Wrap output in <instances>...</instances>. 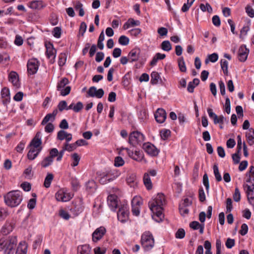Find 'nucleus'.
<instances>
[{"label":"nucleus","mask_w":254,"mask_h":254,"mask_svg":"<svg viewBox=\"0 0 254 254\" xmlns=\"http://www.w3.org/2000/svg\"><path fill=\"white\" fill-rule=\"evenodd\" d=\"M66 60V55L64 53H61L59 56L58 64L59 66H63L65 64Z\"/></svg>","instance_id":"nucleus-45"},{"label":"nucleus","mask_w":254,"mask_h":254,"mask_svg":"<svg viewBox=\"0 0 254 254\" xmlns=\"http://www.w3.org/2000/svg\"><path fill=\"white\" fill-rule=\"evenodd\" d=\"M185 231L184 229L180 228L176 233V238L177 239H183L185 236Z\"/></svg>","instance_id":"nucleus-53"},{"label":"nucleus","mask_w":254,"mask_h":254,"mask_svg":"<svg viewBox=\"0 0 254 254\" xmlns=\"http://www.w3.org/2000/svg\"><path fill=\"white\" fill-rule=\"evenodd\" d=\"M119 43L122 45H127L129 43V39L126 36L122 35L119 39Z\"/></svg>","instance_id":"nucleus-50"},{"label":"nucleus","mask_w":254,"mask_h":254,"mask_svg":"<svg viewBox=\"0 0 254 254\" xmlns=\"http://www.w3.org/2000/svg\"><path fill=\"white\" fill-rule=\"evenodd\" d=\"M233 198L236 202L239 201L241 199V193L238 188H235V193L233 195Z\"/></svg>","instance_id":"nucleus-61"},{"label":"nucleus","mask_w":254,"mask_h":254,"mask_svg":"<svg viewBox=\"0 0 254 254\" xmlns=\"http://www.w3.org/2000/svg\"><path fill=\"white\" fill-rule=\"evenodd\" d=\"M199 7L203 12L207 11L209 13L212 12V8L208 3H206L205 4L201 3Z\"/></svg>","instance_id":"nucleus-38"},{"label":"nucleus","mask_w":254,"mask_h":254,"mask_svg":"<svg viewBox=\"0 0 254 254\" xmlns=\"http://www.w3.org/2000/svg\"><path fill=\"white\" fill-rule=\"evenodd\" d=\"M87 93L90 97L101 98L104 94V91L102 88L97 89L96 87L92 86L89 88Z\"/></svg>","instance_id":"nucleus-15"},{"label":"nucleus","mask_w":254,"mask_h":254,"mask_svg":"<svg viewBox=\"0 0 254 254\" xmlns=\"http://www.w3.org/2000/svg\"><path fill=\"white\" fill-rule=\"evenodd\" d=\"M9 90L7 88L4 87L1 91V96L2 98L3 99V101L9 102Z\"/></svg>","instance_id":"nucleus-30"},{"label":"nucleus","mask_w":254,"mask_h":254,"mask_svg":"<svg viewBox=\"0 0 254 254\" xmlns=\"http://www.w3.org/2000/svg\"><path fill=\"white\" fill-rule=\"evenodd\" d=\"M41 148L39 149L30 148V150L27 154V157L29 160H33L36 158L39 153L41 152Z\"/></svg>","instance_id":"nucleus-25"},{"label":"nucleus","mask_w":254,"mask_h":254,"mask_svg":"<svg viewBox=\"0 0 254 254\" xmlns=\"http://www.w3.org/2000/svg\"><path fill=\"white\" fill-rule=\"evenodd\" d=\"M140 24V22L139 20H135L132 18H129L127 21L124 24L123 29L125 30L131 27L139 26Z\"/></svg>","instance_id":"nucleus-22"},{"label":"nucleus","mask_w":254,"mask_h":254,"mask_svg":"<svg viewBox=\"0 0 254 254\" xmlns=\"http://www.w3.org/2000/svg\"><path fill=\"white\" fill-rule=\"evenodd\" d=\"M9 81L11 82L12 84L16 86H19L18 76L17 73L15 71H11L8 76Z\"/></svg>","instance_id":"nucleus-23"},{"label":"nucleus","mask_w":254,"mask_h":254,"mask_svg":"<svg viewBox=\"0 0 254 254\" xmlns=\"http://www.w3.org/2000/svg\"><path fill=\"white\" fill-rule=\"evenodd\" d=\"M154 116L156 122L161 124L165 122L166 119L167 114L164 109L159 108L155 112Z\"/></svg>","instance_id":"nucleus-16"},{"label":"nucleus","mask_w":254,"mask_h":254,"mask_svg":"<svg viewBox=\"0 0 254 254\" xmlns=\"http://www.w3.org/2000/svg\"><path fill=\"white\" fill-rule=\"evenodd\" d=\"M249 53V50L246 48V46H241L238 51V59L239 61L242 62L246 61Z\"/></svg>","instance_id":"nucleus-18"},{"label":"nucleus","mask_w":254,"mask_h":254,"mask_svg":"<svg viewBox=\"0 0 254 254\" xmlns=\"http://www.w3.org/2000/svg\"><path fill=\"white\" fill-rule=\"evenodd\" d=\"M17 244L16 236H11L0 239V252L3 254H13L12 251Z\"/></svg>","instance_id":"nucleus-2"},{"label":"nucleus","mask_w":254,"mask_h":254,"mask_svg":"<svg viewBox=\"0 0 254 254\" xmlns=\"http://www.w3.org/2000/svg\"><path fill=\"white\" fill-rule=\"evenodd\" d=\"M114 174H112L111 172H108L107 173H103L102 174L100 175V177L99 179V182L101 184H105L108 182L114 180L119 176L118 174H117L116 175H114L113 176H112Z\"/></svg>","instance_id":"nucleus-12"},{"label":"nucleus","mask_w":254,"mask_h":254,"mask_svg":"<svg viewBox=\"0 0 254 254\" xmlns=\"http://www.w3.org/2000/svg\"><path fill=\"white\" fill-rule=\"evenodd\" d=\"M67 132L64 130H61L58 132L57 138L60 140L65 139L67 137Z\"/></svg>","instance_id":"nucleus-52"},{"label":"nucleus","mask_w":254,"mask_h":254,"mask_svg":"<svg viewBox=\"0 0 254 254\" xmlns=\"http://www.w3.org/2000/svg\"><path fill=\"white\" fill-rule=\"evenodd\" d=\"M54 176L52 174L48 173L44 181V185L46 188H48L50 187L51 182L53 180Z\"/></svg>","instance_id":"nucleus-32"},{"label":"nucleus","mask_w":254,"mask_h":254,"mask_svg":"<svg viewBox=\"0 0 254 254\" xmlns=\"http://www.w3.org/2000/svg\"><path fill=\"white\" fill-rule=\"evenodd\" d=\"M27 66L28 72L30 74H34L38 70L39 67L38 62L36 59H31L28 61Z\"/></svg>","instance_id":"nucleus-11"},{"label":"nucleus","mask_w":254,"mask_h":254,"mask_svg":"<svg viewBox=\"0 0 254 254\" xmlns=\"http://www.w3.org/2000/svg\"><path fill=\"white\" fill-rule=\"evenodd\" d=\"M203 184L205 187L207 192H208L209 188V183L208 180V177L207 174H205L203 176Z\"/></svg>","instance_id":"nucleus-57"},{"label":"nucleus","mask_w":254,"mask_h":254,"mask_svg":"<svg viewBox=\"0 0 254 254\" xmlns=\"http://www.w3.org/2000/svg\"><path fill=\"white\" fill-rule=\"evenodd\" d=\"M53 162V159L51 158V157H49V156L46 157L42 162L41 165L44 168H46L51 165L52 162Z\"/></svg>","instance_id":"nucleus-41"},{"label":"nucleus","mask_w":254,"mask_h":254,"mask_svg":"<svg viewBox=\"0 0 254 254\" xmlns=\"http://www.w3.org/2000/svg\"><path fill=\"white\" fill-rule=\"evenodd\" d=\"M190 227L193 230H199L200 234L203 233L204 225L200 224L198 222L194 221L190 223Z\"/></svg>","instance_id":"nucleus-24"},{"label":"nucleus","mask_w":254,"mask_h":254,"mask_svg":"<svg viewBox=\"0 0 254 254\" xmlns=\"http://www.w3.org/2000/svg\"><path fill=\"white\" fill-rule=\"evenodd\" d=\"M144 184L148 190L152 188V185L150 176L148 173H145L143 177Z\"/></svg>","instance_id":"nucleus-29"},{"label":"nucleus","mask_w":254,"mask_h":254,"mask_svg":"<svg viewBox=\"0 0 254 254\" xmlns=\"http://www.w3.org/2000/svg\"><path fill=\"white\" fill-rule=\"evenodd\" d=\"M221 67L223 71L224 74L225 75H228V62L224 59H222L221 60Z\"/></svg>","instance_id":"nucleus-40"},{"label":"nucleus","mask_w":254,"mask_h":254,"mask_svg":"<svg viewBox=\"0 0 254 254\" xmlns=\"http://www.w3.org/2000/svg\"><path fill=\"white\" fill-rule=\"evenodd\" d=\"M160 79V76L158 72L153 71L151 74V83L152 84H156L158 83L159 80Z\"/></svg>","instance_id":"nucleus-31"},{"label":"nucleus","mask_w":254,"mask_h":254,"mask_svg":"<svg viewBox=\"0 0 254 254\" xmlns=\"http://www.w3.org/2000/svg\"><path fill=\"white\" fill-rule=\"evenodd\" d=\"M79 145V140H77L74 143L68 144L65 143L64 144V150L68 152H71L75 150L76 147Z\"/></svg>","instance_id":"nucleus-28"},{"label":"nucleus","mask_w":254,"mask_h":254,"mask_svg":"<svg viewBox=\"0 0 254 254\" xmlns=\"http://www.w3.org/2000/svg\"><path fill=\"white\" fill-rule=\"evenodd\" d=\"M249 173L251 175H249V178L246 182L251 183L252 186L245 184L243 185V187L247 193L248 199L252 204V201L254 200V166L250 167Z\"/></svg>","instance_id":"nucleus-4"},{"label":"nucleus","mask_w":254,"mask_h":254,"mask_svg":"<svg viewBox=\"0 0 254 254\" xmlns=\"http://www.w3.org/2000/svg\"><path fill=\"white\" fill-rule=\"evenodd\" d=\"M4 197L5 203L11 207L19 205L23 199L22 193L19 190L9 191Z\"/></svg>","instance_id":"nucleus-3"},{"label":"nucleus","mask_w":254,"mask_h":254,"mask_svg":"<svg viewBox=\"0 0 254 254\" xmlns=\"http://www.w3.org/2000/svg\"><path fill=\"white\" fill-rule=\"evenodd\" d=\"M165 203V196L162 193H158L154 198L148 203L149 208L154 214L153 217L158 218V219L155 218V220L157 222L162 221V219L164 218L162 211Z\"/></svg>","instance_id":"nucleus-1"},{"label":"nucleus","mask_w":254,"mask_h":254,"mask_svg":"<svg viewBox=\"0 0 254 254\" xmlns=\"http://www.w3.org/2000/svg\"><path fill=\"white\" fill-rule=\"evenodd\" d=\"M144 140V136L142 133L138 131H134L129 134L128 142L135 146L137 144H140Z\"/></svg>","instance_id":"nucleus-6"},{"label":"nucleus","mask_w":254,"mask_h":254,"mask_svg":"<svg viewBox=\"0 0 254 254\" xmlns=\"http://www.w3.org/2000/svg\"><path fill=\"white\" fill-rule=\"evenodd\" d=\"M194 0H187V3H184L182 7V11L184 12L188 11Z\"/></svg>","instance_id":"nucleus-43"},{"label":"nucleus","mask_w":254,"mask_h":254,"mask_svg":"<svg viewBox=\"0 0 254 254\" xmlns=\"http://www.w3.org/2000/svg\"><path fill=\"white\" fill-rule=\"evenodd\" d=\"M9 60V56L5 53L0 55V63L5 64Z\"/></svg>","instance_id":"nucleus-60"},{"label":"nucleus","mask_w":254,"mask_h":254,"mask_svg":"<svg viewBox=\"0 0 254 254\" xmlns=\"http://www.w3.org/2000/svg\"><path fill=\"white\" fill-rule=\"evenodd\" d=\"M142 199L140 196H134L131 201V206L140 207L142 204Z\"/></svg>","instance_id":"nucleus-36"},{"label":"nucleus","mask_w":254,"mask_h":254,"mask_svg":"<svg viewBox=\"0 0 254 254\" xmlns=\"http://www.w3.org/2000/svg\"><path fill=\"white\" fill-rule=\"evenodd\" d=\"M170 131L168 129H163L160 131V135L161 138L163 140H166L170 134Z\"/></svg>","instance_id":"nucleus-58"},{"label":"nucleus","mask_w":254,"mask_h":254,"mask_svg":"<svg viewBox=\"0 0 254 254\" xmlns=\"http://www.w3.org/2000/svg\"><path fill=\"white\" fill-rule=\"evenodd\" d=\"M69 109H73V111L75 112H79V102H78L76 105H74L73 103L71 104L68 107H67L66 108V110Z\"/></svg>","instance_id":"nucleus-54"},{"label":"nucleus","mask_w":254,"mask_h":254,"mask_svg":"<svg viewBox=\"0 0 254 254\" xmlns=\"http://www.w3.org/2000/svg\"><path fill=\"white\" fill-rule=\"evenodd\" d=\"M68 83V80L66 78H63L59 83L57 86L58 91L65 88Z\"/></svg>","instance_id":"nucleus-39"},{"label":"nucleus","mask_w":254,"mask_h":254,"mask_svg":"<svg viewBox=\"0 0 254 254\" xmlns=\"http://www.w3.org/2000/svg\"><path fill=\"white\" fill-rule=\"evenodd\" d=\"M246 136L249 144L251 146L253 145L254 144V129L250 128L249 131L246 132Z\"/></svg>","instance_id":"nucleus-27"},{"label":"nucleus","mask_w":254,"mask_h":254,"mask_svg":"<svg viewBox=\"0 0 254 254\" xmlns=\"http://www.w3.org/2000/svg\"><path fill=\"white\" fill-rule=\"evenodd\" d=\"M178 62L180 71L182 72H186L187 70V68L184 58L183 57L179 58L178 60Z\"/></svg>","instance_id":"nucleus-35"},{"label":"nucleus","mask_w":254,"mask_h":254,"mask_svg":"<svg viewBox=\"0 0 254 254\" xmlns=\"http://www.w3.org/2000/svg\"><path fill=\"white\" fill-rule=\"evenodd\" d=\"M107 202L111 210L115 211L118 206V197L115 194H111L107 198Z\"/></svg>","instance_id":"nucleus-19"},{"label":"nucleus","mask_w":254,"mask_h":254,"mask_svg":"<svg viewBox=\"0 0 254 254\" xmlns=\"http://www.w3.org/2000/svg\"><path fill=\"white\" fill-rule=\"evenodd\" d=\"M46 55L47 57L50 59L52 64L55 62L56 55V50L54 48L53 44L51 43L46 44Z\"/></svg>","instance_id":"nucleus-10"},{"label":"nucleus","mask_w":254,"mask_h":254,"mask_svg":"<svg viewBox=\"0 0 254 254\" xmlns=\"http://www.w3.org/2000/svg\"><path fill=\"white\" fill-rule=\"evenodd\" d=\"M218 59V55L216 53H213L208 56V59L205 61L206 64H208L209 61L212 63L216 62Z\"/></svg>","instance_id":"nucleus-37"},{"label":"nucleus","mask_w":254,"mask_h":254,"mask_svg":"<svg viewBox=\"0 0 254 254\" xmlns=\"http://www.w3.org/2000/svg\"><path fill=\"white\" fill-rule=\"evenodd\" d=\"M128 207L127 205L124 204L119 207L117 216L120 221L122 223L126 222L128 219Z\"/></svg>","instance_id":"nucleus-8"},{"label":"nucleus","mask_w":254,"mask_h":254,"mask_svg":"<svg viewBox=\"0 0 254 254\" xmlns=\"http://www.w3.org/2000/svg\"><path fill=\"white\" fill-rule=\"evenodd\" d=\"M42 141L41 139V133L40 132H38L35 136L32 139L30 144L29 145V147L30 148H35L39 149L40 148L42 149L41 146Z\"/></svg>","instance_id":"nucleus-14"},{"label":"nucleus","mask_w":254,"mask_h":254,"mask_svg":"<svg viewBox=\"0 0 254 254\" xmlns=\"http://www.w3.org/2000/svg\"><path fill=\"white\" fill-rule=\"evenodd\" d=\"M95 254H104L106 253V249L103 247H96L94 249Z\"/></svg>","instance_id":"nucleus-64"},{"label":"nucleus","mask_w":254,"mask_h":254,"mask_svg":"<svg viewBox=\"0 0 254 254\" xmlns=\"http://www.w3.org/2000/svg\"><path fill=\"white\" fill-rule=\"evenodd\" d=\"M55 118L52 116V114H47L43 119L42 121L41 124L42 125H45L47 124L49 122H53L55 121Z\"/></svg>","instance_id":"nucleus-42"},{"label":"nucleus","mask_w":254,"mask_h":254,"mask_svg":"<svg viewBox=\"0 0 254 254\" xmlns=\"http://www.w3.org/2000/svg\"><path fill=\"white\" fill-rule=\"evenodd\" d=\"M59 215L61 217L65 220H68L70 218V215L68 213L63 209H61L59 211Z\"/></svg>","instance_id":"nucleus-59"},{"label":"nucleus","mask_w":254,"mask_h":254,"mask_svg":"<svg viewBox=\"0 0 254 254\" xmlns=\"http://www.w3.org/2000/svg\"><path fill=\"white\" fill-rule=\"evenodd\" d=\"M8 215L6 208H0V221L4 219Z\"/></svg>","instance_id":"nucleus-47"},{"label":"nucleus","mask_w":254,"mask_h":254,"mask_svg":"<svg viewBox=\"0 0 254 254\" xmlns=\"http://www.w3.org/2000/svg\"><path fill=\"white\" fill-rule=\"evenodd\" d=\"M72 162L71 163V166L72 167H74L77 166L79 164V156L77 153H74L71 156Z\"/></svg>","instance_id":"nucleus-34"},{"label":"nucleus","mask_w":254,"mask_h":254,"mask_svg":"<svg viewBox=\"0 0 254 254\" xmlns=\"http://www.w3.org/2000/svg\"><path fill=\"white\" fill-rule=\"evenodd\" d=\"M96 183L93 180L89 181L85 184L86 190L89 193L94 192L96 189Z\"/></svg>","instance_id":"nucleus-26"},{"label":"nucleus","mask_w":254,"mask_h":254,"mask_svg":"<svg viewBox=\"0 0 254 254\" xmlns=\"http://www.w3.org/2000/svg\"><path fill=\"white\" fill-rule=\"evenodd\" d=\"M141 244L145 251H149L154 246V239L153 235L149 232L144 233L141 238Z\"/></svg>","instance_id":"nucleus-5"},{"label":"nucleus","mask_w":254,"mask_h":254,"mask_svg":"<svg viewBox=\"0 0 254 254\" xmlns=\"http://www.w3.org/2000/svg\"><path fill=\"white\" fill-rule=\"evenodd\" d=\"M226 121V118H224L223 116L220 115L217 116L216 119L213 120L214 124H223L224 122Z\"/></svg>","instance_id":"nucleus-56"},{"label":"nucleus","mask_w":254,"mask_h":254,"mask_svg":"<svg viewBox=\"0 0 254 254\" xmlns=\"http://www.w3.org/2000/svg\"><path fill=\"white\" fill-rule=\"evenodd\" d=\"M245 9L248 15L251 18H253L254 17V9L252 7L251 5H248Z\"/></svg>","instance_id":"nucleus-55"},{"label":"nucleus","mask_w":254,"mask_h":254,"mask_svg":"<svg viewBox=\"0 0 254 254\" xmlns=\"http://www.w3.org/2000/svg\"><path fill=\"white\" fill-rule=\"evenodd\" d=\"M70 87L67 86L65 88L62 89V90H59V91H60L61 95L65 96L70 93Z\"/></svg>","instance_id":"nucleus-63"},{"label":"nucleus","mask_w":254,"mask_h":254,"mask_svg":"<svg viewBox=\"0 0 254 254\" xmlns=\"http://www.w3.org/2000/svg\"><path fill=\"white\" fill-rule=\"evenodd\" d=\"M125 164L124 159L120 156H117L115 158L114 165L116 167L122 166Z\"/></svg>","instance_id":"nucleus-48"},{"label":"nucleus","mask_w":254,"mask_h":254,"mask_svg":"<svg viewBox=\"0 0 254 254\" xmlns=\"http://www.w3.org/2000/svg\"><path fill=\"white\" fill-rule=\"evenodd\" d=\"M80 254H90V248L88 245L82 246L80 250Z\"/></svg>","instance_id":"nucleus-51"},{"label":"nucleus","mask_w":254,"mask_h":254,"mask_svg":"<svg viewBox=\"0 0 254 254\" xmlns=\"http://www.w3.org/2000/svg\"><path fill=\"white\" fill-rule=\"evenodd\" d=\"M143 148L147 153L152 156H156L158 154L159 150L154 145L149 142L144 143Z\"/></svg>","instance_id":"nucleus-13"},{"label":"nucleus","mask_w":254,"mask_h":254,"mask_svg":"<svg viewBox=\"0 0 254 254\" xmlns=\"http://www.w3.org/2000/svg\"><path fill=\"white\" fill-rule=\"evenodd\" d=\"M15 226V220L13 219H8L1 227L0 233L3 235H7L10 233Z\"/></svg>","instance_id":"nucleus-7"},{"label":"nucleus","mask_w":254,"mask_h":254,"mask_svg":"<svg viewBox=\"0 0 254 254\" xmlns=\"http://www.w3.org/2000/svg\"><path fill=\"white\" fill-rule=\"evenodd\" d=\"M71 183L73 189L75 190H77L78 189L79 182L78 179L74 177L71 178Z\"/></svg>","instance_id":"nucleus-49"},{"label":"nucleus","mask_w":254,"mask_h":254,"mask_svg":"<svg viewBox=\"0 0 254 254\" xmlns=\"http://www.w3.org/2000/svg\"><path fill=\"white\" fill-rule=\"evenodd\" d=\"M161 49L166 52H169L172 49V46L170 42L168 41H164L161 44Z\"/></svg>","instance_id":"nucleus-33"},{"label":"nucleus","mask_w":254,"mask_h":254,"mask_svg":"<svg viewBox=\"0 0 254 254\" xmlns=\"http://www.w3.org/2000/svg\"><path fill=\"white\" fill-rule=\"evenodd\" d=\"M28 245L25 241L20 242L16 249L15 254H27Z\"/></svg>","instance_id":"nucleus-21"},{"label":"nucleus","mask_w":254,"mask_h":254,"mask_svg":"<svg viewBox=\"0 0 254 254\" xmlns=\"http://www.w3.org/2000/svg\"><path fill=\"white\" fill-rule=\"evenodd\" d=\"M106 232L104 227H100L96 229L92 234V240L96 242L100 240L105 235Z\"/></svg>","instance_id":"nucleus-17"},{"label":"nucleus","mask_w":254,"mask_h":254,"mask_svg":"<svg viewBox=\"0 0 254 254\" xmlns=\"http://www.w3.org/2000/svg\"><path fill=\"white\" fill-rule=\"evenodd\" d=\"M142 158L143 154L142 152L140 151H135L132 159L137 161H140Z\"/></svg>","instance_id":"nucleus-46"},{"label":"nucleus","mask_w":254,"mask_h":254,"mask_svg":"<svg viewBox=\"0 0 254 254\" xmlns=\"http://www.w3.org/2000/svg\"><path fill=\"white\" fill-rule=\"evenodd\" d=\"M43 2L41 0H33L30 3V7L32 9H37L42 6Z\"/></svg>","instance_id":"nucleus-44"},{"label":"nucleus","mask_w":254,"mask_h":254,"mask_svg":"<svg viewBox=\"0 0 254 254\" xmlns=\"http://www.w3.org/2000/svg\"><path fill=\"white\" fill-rule=\"evenodd\" d=\"M55 197L58 201L66 202L72 198V195L64 189H61L56 192Z\"/></svg>","instance_id":"nucleus-9"},{"label":"nucleus","mask_w":254,"mask_h":254,"mask_svg":"<svg viewBox=\"0 0 254 254\" xmlns=\"http://www.w3.org/2000/svg\"><path fill=\"white\" fill-rule=\"evenodd\" d=\"M140 50L138 49H132L128 54L129 62L132 63L137 61L139 58Z\"/></svg>","instance_id":"nucleus-20"},{"label":"nucleus","mask_w":254,"mask_h":254,"mask_svg":"<svg viewBox=\"0 0 254 254\" xmlns=\"http://www.w3.org/2000/svg\"><path fill=\"white\" fill-rule=\"evenodd\" d=\"M53 34L55 37L60 38L61 35V28L59 27H55L53 31Z\"/></svg>","instance_id":"nucleus-62"}]
</instances>
